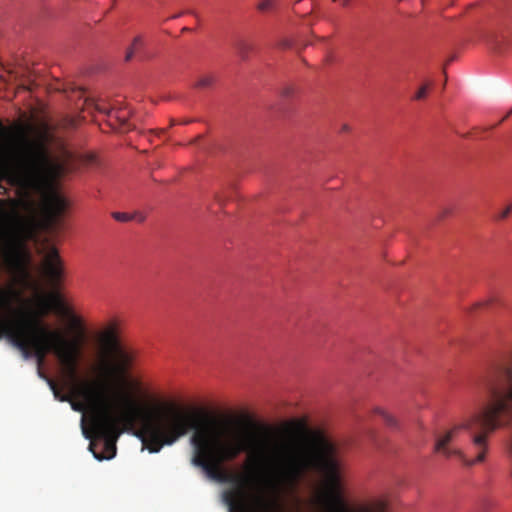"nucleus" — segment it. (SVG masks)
Masks as SVG:
<instances>
[{
    "label": "nucleus",
    "mask_w": 512,
    "mask_h": 512,
    "mask_svg": "<svg viewBox=\"0 0 512 512\" xmlns=\"http://www.w3.org/2000/svg\"><path fill=\"white\" fill-rule=\"evenodd\" d=\"M334 2H338L342 6H347L350 2V0H333Z\"/></svg>",
    "instance_id": "a878e982"
},
{
    "label": "nucleus",
    "mask_w": 512,
    "mask_h": 512,
    "mask_svg": "<svg viewBox=\"0 0 512 512\" xmlns=\"http://www.w3.org/2000/svg\"><path fill=\"white\" fill-rule=\"evenodd\" d=\"M0 153L9 161L5 169L7 182L25 193L45 197L53 221L59 222L67 202L58 193L57 182L66 168L52 156L47 136L41 134L32 139L23 127H19L12 139L10 131L0 122Z\"/></svg>",
    "instance_id": "7ed1b4c3"
},
{
    "label": "nucleus",
    "mask_w": 512,
    "mask_h": 512,
    "mask_svg": "<svg viewBox=\"0 0 512 512\" xmlns=\"http://www.w3.org/2000/svg\"><path fill=\"white\" fill-rule=\"evenodd\" d=\"M377 509L379 512H384L386 509V504L383 501L377 503Z\"/></svg>",
    "instance_id": "393cba45"
},
{
    "label": "nucleus",
    "mask_w": 512,
    "mask_h": 512,
    "mask_svg": "<svg viewBox=\"0 0 512 512\" xmlns=\"http://www.w3.org/2000/svg\"><path fill=\"white\" fill-rule=\"evenodd\" d=\"M4 259L14 283L26 286L30 281L29 256L23 243L18 239L9 238L5 246Z\"/></svg>",
    "instance_id": "0eeeda50"
},
{
    "label": "nucleus",
    "mask_w": 512,
    "mask_h": 512,
    "mask_svg": "<svg viewBox=\"0 0 512 512\" xmlns=\"http://www.w3.org/2000/svg\"><path fill=\"white\" fill-rule=\"evenodd\" d=\"M215 199H216V201H217L218 203H220V204H221V203H222V201H223V200H222L218 195H216V196H215Z\"/></svg>",
    "instance_id": "cd10ccee"
},
{
    "label": "nucleus",
    "mask_w": 512,
    "mask_h": 512,
    "mask_svg": "<svg viewBox=\"0 0 512 512\" xmlns=\"http://www.w3.org/2000/svg\"><path fill=\"white\" fill-rule=\"evenodd\" d=\"M216 81V77L213 74H203L199 76L194 84L197 89H208L211 88Z\"/></svg>",
    "instance_id": "ddd939ff"
},
{
    "label": "nucleus",
    "mask_w": 512,
    "mask_h": 512,
    "mask_svg": "<svg viewBox=\"0 0 512 512\" xmlns=\"http://www.w3.org/2000/svg\"><path fill=\"white\" fill-rule=\"evenodd\" d=\"M10 73L14 75L15 80H17L19 78V76L16 72L10 71Z\"/></svg>",
    "instance_id": "c85d7f7f"
},
{
    "label": "nucleus",
    "mask_w": 512,
    "mask_h": 512,
    "mask_svg": "<svg viewBox=\"0 0 512 512\" xmlns=\"http://www.w3.org/2000/svg\"><path fill=\"white\" fill-rule=\"evenodd\" d=\"M511 113H512V110L510 111V113H507V114L505 115V118H508V117L510 116V114H511Z\"/></svg>",
    "instance_id": "72a5a7b5"
},
{
    "label": "nucleus",
    "mask_w": 512,
    "mask_h": 512,
    "mask_svg": "<svg viewBox=\"0 0 512 512\" xmlns=\"http://www.w3.org/2000/svg\"><path fill=\"white\" fill-rule=\"evenodd\" d=\"M375 413L380 415L383 418V420L386 423V425H388L389 427H391V428H397L398 427V422L394 418V416L390 415L389 413L384 411L382 408H376L375 409Z\"/></svg>",
    "instance_id": "4468645a"
},
{
    "label": "nucleus",
    "mask_w": 512,
    "mask_h": 512,
    "mask_svg": "<svg viewBox=\"0 0 512 512\" xmlns=\"http://www.w3.org/2000/svg\"><path fill=\"white\" fill-rule=\"evenodd\" d=\"M155 132H156V133H164V132H165V130H164V129H160V130H156Z\"/></svg>",
    "instance_id": "2f4dec72"
},
{
    "label": "nucleus",
    "mask_w": 512,
    "mask_h": 512,
    "mask_svg": "<svg viewBox=\"0 0 512 512\" xmlns=\"http://www.w3.org/2000/svg\"><path fill=\"white\" fill-rule=\"evenodd\" d=\"M112 217L120 222H128L134 218L133 215L124 212H113Z\"/></svg>",
    "instance_id": "6ab92c4d"
},
{
    "label": "nucleus",
    "mask_w": 512,
    "mask_h": 512,
    "mask_svg": "<svg viewBox=\"0 0 512 512\" xmlns=\"http://www.w3.org/2000/svg\"><path fill=\"white\" fill-rule=\"evenodd\" d=\"M512 211V205H508L504 210H502L497 216L496 218L498 220H502V219H505L509 216L510 212Z\"/></svg>",
    "instance_id": "412c9836"
},
{
    "label": "nucleus",
    "mask_w": 512,
    "mask_h": 512,
    "mask_svg": "<svg viewBox=\"0 0 512 512\" xmlns=\"http://www.w3.org/2000/svg\"><path fill=\"white\" fill-rule=\"evenodd\" d=\"M511 113H512V110L510 111V113H507V114L505 115V118H508V117L510 116V114H511Z\"/></svg>",
    "instance_id": "f704fd0d"
},
{
    "label": "nucleus",
    "mask_w": 512,
    "mask_h": 512,
    "mask_svg": "<svg viewBox=\"0 0 512 512\" xmlns=\"http://www.w3.org/2000/svg\"><path fill=\"white\" fill-rule=\"evenodd\" d=\"M99 346L98 371L100 379L91 384L104 391L127 390L130 370L133 367L135 352L125 347L119 337V323L111 320L97 334Z\"/></svg>",
    "instance_id": "39448f33"
},
{
    "label": "nucleus",
    "mask_w": 512,
    "mask_h": 512,
    "mask_svg": "<svg viewBox=\"0 0 512 512\" xmlns=\"http://www.w3.org/2000/svg\"><path fill=\"white\" fill-rule=\"evenodd\" d=\"M504 426L489 402L468 416L464 420V427L470 433L471 443L467 453L462 451V455L458 456L461 463L465 466L483 463L489 450V435Z\"/></svg>",
    "instance_id": "423d86ee"
},
{
    "label": "nucleus",
    "mask_w": 512,
    "mask_h": 512,
    "mask_svg": "<svg viewBox=\"0 0 512 512\" xmlns=\"http://www.w3.org/2000/svg\"><path fill=\"white\" fill-rule=\"evenodd\" d=\"M68 385L70 386V388H71V391H72L73 395H74L75 397H77V398H80V399L83 401V403L72 402V403H71V405H72L73 410L78 411V412H81V411H83V410H84L85 405H87V406H89V407H90V409H91V413H90V415H92V413H93V408H92V406H91L89 403H87V402H86L82 397H80V396L75 392V390H74V388H73V386H72L71 384H68ZM90 417H91V416H89V418H90Z\"/></svg>",
    "instance_id": "2eb2a0df"
},
{
    "label": "nucleus",
    "mask_w": 512,
    "mask_h": 512,
    "mask_svg": "<svg viewBox=\"0 0 512 512\" xmlns=\"http://www.w3.org/2000/svg\"><path fill=\"white\" fill-rule=\"evenodd\" d=\"M430 89V86L428 84L422 85L418 91L414 95V100H422L425 99L428 95V91Z\"/></svg>",
    "instance_id": "a211bd4d"
},
{
    "label": "nucleus",
    "mask_w": 512,
    "mask_h": 512,
    "mask_svg": "<svg viewBox=\"0 0 512 512\" xmlns=\"http://www.w3.org/2000/svg\"><path fill=\"white\" fill-rule=\"evenodd\" d=\"M508 457H509L510 462H511L510 475L512 477V437H511V440H510V443H509V446H508Z\"/></svg>",
    "instance_id": "b1692460"
},
{
    "label": "nucleus",
    "mask_w": 512,
    "mask_h": 512,
    "mask_svg": "<svg viewBox=\"0 0 512 512\" xmlns=\"http://www.w3.org/2000/svg\"><path fill=\"white\" fill-rule=\"evenodd\" d=\"M279 47L280 48H283V49H288V48H291L292 47V41L289 40V39H283L279 42Z\"/></svg>",
    "instance_id": "5701e85b"
},
{
    "label": "nucleus",
    "mask_w": 512,
    "mask_h": 512,
    "mask_svg": "<svg viewBox=\"0 0 512 512\" xmlns=\"http://www.w3.org/2000/svg\"><path fill=\"white\" fill-rule=\"evenodd\" d=\"M190 122H192V120H190V119H186V120H184V121H183V122H181V123H182V124H188V123H190Z\"/></svg>",
    "instance_id": "7c9ffc66"
},
{
    "label": "nucleus",
    "mask_w": 512,
    "mask_h": 512,
    "mask_svg": "<svg viewBox=\"0 0 512 512\" xmlns=\"http://www.w3.org/2000/svg\"><path fill=\"white\" fill-rule=\"evenodd\" d=\"M6 193V188L0 185V194Z\"/></svg>",
    "instance_id": "bb28decb"
},
{
    "label": "nucleus",
    "mask_w": 512,
    "mask_h": 512,
    "mask_svg": "<svg viewBox=\"0 0 512 512\" xmlns=\"http://www.w3.org/2000/svg\"><path fill=\"white\" fill-rule=\"evenodd\" d=\"M294 88L292 86H286L281 90V96L289 98L294 94Z\"/></svg>",
    "instance_id": "4be33fe9"
},
{
    "label": "nucleus",
    "mask_w": 512,
    "mask_h": 512,
    "mask_svg": "<svg viewBox=\"0 0 512 512\" xmlns=\"http://www.w3.org/2000/svg\"><path fill=\"white\" fill-rule=\"evenodd\" d=\"M53 307L57 313L68 318L70 327L74 331L77 337L72 340H77L81 346V338L85 333V326L83 319L76 315L69 307L66 306L61 296L56 293L52 297ZM70 340L69 338H67Z\"/></svg>",
    "instance_id": "9d476101"
},
{
    "label": "nucleus",
    "mask_w": 512,
    "mask_h": 512,
    "mask_svg": "<svg viewBox=\"0 0 512 512\" xmlns=\"http://www.w3.org/2000/svg\"><path fill=\"white\" fill-rule=\"evenodd\" d=\"M462 429H465L464 421L461 424L453 426L449 430L437 433L435 435V452L445 456L446 458H458V456H461L462 450L454 448L450 444L456 439Z\"/></svg>",
    "instance_id": "6e6552de"
},
{
    "label": "nucleus",
    "mask_w": 512,
    "mask_h": 512,
    "mask_svg": "<svg viewBox=\"0 0 512 512\" xmlns=\"http://www.w3.org/2000/svg\"><path fill=\"white\" fill-rule=\"evenodd\" d=\"M511 113H512V110L510 111V113H507V114L505 115V118H508V117L510 116V114H511Z\"/></svg>",
    "instance_id": "473e14b6"
},
{
    "label": "nucleus",
    "mask_w": 512,
    "mask_h": 512,
    "mask_svg": "<svg viewBox=\"0 0 512 512\" xmlns=\"http://www.w3.org/2000/svg\"><path fill=\"white\" fill-rule=\"evenodd\" d=\"M85 102L87 105H92L97 111L105 114L109 121L115 120L119 127L130 130L132 129L131 124L129 123V118L131 116V111L127 107H114L108 106L102 100H90L86 99Z\"/></svg>",
    "instance_id": "1a4fd4ad"
},
{
    "label": "nucleus",
    "mask_w": 512,
    "mask_h": 512,
    "mask_svg": "<svg viewBox=\"0 0 512 512\" xmlns=\"http://www.w3.org/2000/svg\"><path fill=\"white\" fill-rule=\"evenodd\" d=\"M498 302H499V298H498V296L493 295V296L489 297V298H488L487 300H485V301H482V302H478V303H476V304H475V306H474V309L479 308V307H489V306H491L492 304H494V303H498Z\"/></svg>",
    "instance_id": "aec40b11"
},
{
    "label": "nucleus",
    "mask_w": 512,
    "mask_h": 512,
    "mask_svg": "<svg viewBox=\"0 0 512 512\" xmlns=\"http://www.w3.org/2000/svg\"><path fill=\"white\" fill-rule=\"evenodd\" d=\"M234 48L237 55L242 60H247L250 53L253 51V45L245 40L239 39L234 43Z\"/></svg>",
    "instance_id": "f8f14e48"
},
{
    "label": "nucleus",
    "mask_w": 512,
    "mask_h": 512,
    "mask_svg": "<svg viewBox=\"0 0 512 512\" xmlns=\"http://www.w3.org/2000/svg\"><path fill=\"white\" fill-rule=\"evenodd\" d=\"M44 274L51 286L57 288L63 277V265L56 248L52 247L43 262Z\"/></svg>",
    "instance_id": "9b49d317"
},
{
    "label": "nucleus",
    "mask_w": 512,
    "mask_h": 512,
    "mask_svg": "<svg viewBox=\"0 0 512 512\" xmlns=\"http://www.w3.org/2000/svg\"><path fill=\"white\" fill-rule=\"evenodd\" d=\"M79 394L93 408L90 417V432L84 430L90 441L89 450L98 460L111 459L116 455V442L123 428L132 426L136 420L137 406L127 390L111 392L80 388Z\"/></svg>",
    "instance_id": "20e7f679"
},
{
    "label": "nucleus",
    "mask_w": 512,
    "mask_h": 512,
    "mask_svg": "<svg viewBox=\"0 0 512 512\" xmlns=\"http://www.w3.org/2000/svg\"><path fill=\"white\" fill-rule=\"evenodd\" d=\"M23 303L22 292L14 285L0 287V338L5 337L25 358H36L38 376L47 382L57 400L71 401L70 396L62 393L58 384L42 370L48 353L57 357L67 384H71L80 397V388L95 389L94 384L79 381V342L68 340L60 331L50 330L42 324L40 317L47 314V303L43 302L45 309L40 316L27 313Z\"/></svg>",
    "instance_id": "f03ea898"
},
{
    "label": "nucleus",
    "mask_w": 512,
    "mask_h": 512,
    "mask_svg": "<svg viewBox=\"0 0 512 512\" xmlns=\"http://www.w3.org/2000/svg\"><path fill=\"white\" fill-rule=\"evenodd\" d=\"M143 44V39L141 36H137L134 38L133 42H132V45L131 47L127 50V53H126V56H125V60L126 61H129L132 59L134 53L136 50L139 49V47H141Z\"/></svg>",
    "instance_id": "dca6fc26"
},
{
    "label": "nucleus",
    "mask_w": 512,
    "mask_h": 512,
    "mask_svg": "<svg viewBox=\"0 0 512 512\" xmlns=\"http://www.w3.org/2000/svg\"><path fill=\"white\" fill-rule=\"evenodd\" d=\"M251 426L246 433L207 414L196 422L193 413L165 404L143 417L138 437L158 453L193 431L191 463L232 485L222 495L230 512H352L342 495L339 449L322 431L296 440L267 424Z\"/></svg>",
    "instance_id": "f257e3e1"
},
{
    "label": "nucleus",
    "mask_w": 512,
    "mask_h": 512,
    "mask_svg": "<svg viewBox=\"0 0 512 512\" xmlns=\"http://www.w3.org/2000/svg\"><path fill=\"white\" fill-rule=\"evenodd\" d=\"M342 130H343V131H348V130H349L348 125H346V124H345V125H343Z\"/></svg>",
    "instance_id": "c756f323"
},
{
    "label": "nucleus",
    "mask_w": 512,
    "mask_h": 512,
    "mask_svg": "<svg viewBox=\"0 0 512 512\" xmlns=\"http://www.w3.org/2000/svg\"><path fill=\"white\" fill-rule=\"evenodd\" d=\"M274 0H260L257 4V9L260 12H267L273 8Z\"/></svg>",
    "instance_id": "f3484780"
}]
</instances>
